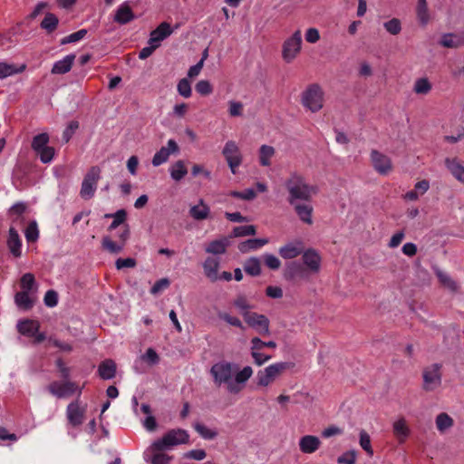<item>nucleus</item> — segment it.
I'll list each match as a JSON object with an SVG mask.
<instances>
[{
	"label": "nucleus",
	"instance_id": "58",
	"mask_svg": "<svg viewBox=\"0 0 464 464\" xmlns=\"http://www.w3.org/2000/svg\"><path fill=\"white\" fill-rule=\"evenodd\" d=\"M251 356L254 359V362L257 366H261L272 359L271 355L264 354V353H260L259 350H251Z\"/></svg>",
	"mask_w": 464,
	"mask_h": 464
},
{
	"label": "nucleus",
	"instance_id": "43",
	"mask_svg": "<svg viewBox=\"0 0 464 464\" xmlns=\"http://www.w3.org/2000/svg\"><path fill=\"white\" fill-rule=\"evenodd\" d=\"M194 430L205 440H214L218 436V432L208 429L206 425L196 422L193 425Z\"/></svg>",
	"mask_w": 464,
	"mask_h": 464
},
{
	"label": "nucleus",
	"instance_id": "1",
	"mask_svg": "<svg viewBox=\"0 0 464 464\" xmlns=\"http://www.w3.org/2000/svg\"><path fill=\"white\" fill-rule=\"evenodd\" d=\"M288 192L287 202L294 204L296 201H311L317 193V188L306 182L305 178L297 172H291L284 182Z\"/></svg>",
	"mask_w": 464,
	"mask_h": 464
},
{
	"label": "nucleus",
	"instance_id": "52",
	"mask_svg": "<svg viewBox=\"0 0 464 464\" xmlns=\"http://www.w3.org/2000/svg\"><path fill=\"white\" fill-rule=\"evenodd\" d=\"M233 198L244 199V200H253L256 197V193L253 188H247L245 191H231L229 194Z\"/></svg>",
	"mask_w": 464,
	"mask_h": 464
},
{
	"label": "nucleus",
	"instance_id": "21",
	"mask_svg": "<svg viewBox=\"0 0 464 464\" xmlns=\"http://www.w3.org/2000/svg\"><path fill=\"white\" fill-rule=\"evenodd\" d=\"M220 260L218 257L208 256L203 263L205 276L212 282L218 280V271Z\"/></svg>",
	"mask_w": 464,
	"mask_h": 464
},
{
	"label": "nucleus",
	"instance_id": "33",
	"mask_svg": "<svg viewBox=\"0 0 464 464\" xmlns=\"http://www.w3.org/2000/svg\"><path fill=\"white\" fill-rule=\"evenodd\" d=\"M102 247L110 254H120L122 252L124 246L122 243L114 242L109 236H105L102 240Z\"/></svg>",
	"mask_w": 464,
	"mask_h": 464
},
{
	"label": "nucleus",
	"instance_id": "34",
	"mask_svg": "<svg viewBox=\"0 0 464 464\" xmlns=\"http://www.w3.org/2000/svg\"><path fill=\"white\" fill-rule=\"evenodd\" d=\"M14 301L17 306L24 310H29L34 305V300L27 291H21L15 294Z\"/></svg>",
	"mask_w": 464,
	"mask_h": 464
},
{
	"label": "nucleus",
	"instance_id": "10",
	"mask_svg": "<svg viewBox=\"0 0 464 464\" xmlns=\"http://www.w3.org/2000/svg\"><path fill=\"white\" fill-rule=\"evenodd\" d=\"M222 154L225 157L231 172L236 174L237 168L242 163V156L237 143L234 140H228L223 148Z\"/></svg>",
	"mask_w": 464,
	"mask_h": 464
},
{
	"label": "nucleus",
	"instance_id": "28",
	"mask_svg": "<svg viewBox=\"0 0 464 464\" xmlns=\"http://www.w3.org/2000/svg\"><path fill=\"white\" fill-rule=\"evenodd\" d=\"M267 243L268 239L266 238H252L239 243L237 248L241 253H247L252 250H257Z\"/></svg>",
	"mask_w": 464,
	"mask_h": 464
},
{
	"label": "nucleus",
	"instance_id": "39",
	"mask_svg": "<svg viewBox=\"0 0 464 464\" xmlns=\"http://www.w3.org/2000/svg\"><path fill=\"white\" fill-rule=\"evenodd\" d=\"M432 85L430 81L423 77L415 81L413 92L419 95H426L431 91Z\"/></svg>",
	"mask_w": 464,
	"mask_h": 464
},
{
	"label": "nucleus",
	"instance_id": "30",
	"mask_svg": "<svg viewBox=\"0 0 464 464\" xmlns=\"http://www.w3.org/2000/svg\"><path fill=\"white\" fill-rule=\"evenodd\" d=\"M210 213V208L207 206L202 199L196 206H193L189 209V215L196 220H204L208 218Z\"/></svg>",
	"mask_w": 464,
	"mask_h": 464
},
{
	"label": "nucleus",
	"instance_id": "45",
	"mask_svg": "<svg viewBox=\"0 0 464 464\" xmlns=\"http://www.w3.org/2000/svg\"><path fill=\"white\" fill-rule=\"evenodd\" d=\"M49 136L47 133H40L34 137L32 141V149L38 152L39 150L48 147Z\"/></svg>",
	"mask_w": 464,
	"mask_h": 464
},
{
	"label": "nucleus",
	"instance_id": "36",
	"mask_svg": "<svg viewBox=\"0 0 464 464\" xmlns=\"http://www.w3.org/2000/svg\"><path fill=\"white\" fill-rule=\"evenodd\" d=\"M170 177L176 180H181L188 173V169L183 160L176 161L169 169Z\"/></svg>",
	"mask_w": 464,
	"mask_h": 464
},
{
	"label": "nucleus",
	"instance_id": "42",
	"mask_svg": "<svg viewBox=\"0 0 464 464\" xmlns=\"http://www.w3.org/2000/svg\"><path fill=\"white\" fill-rule=\"evenodd\" d=\"M253 374V369L250 366H245L241 371L236 373L234 384L244 387L243 385L250 379Z\"/></svg>",
	"mask_w": 464,
	"mask_h": 464
},
{
	"label": "nucleus",
	"instance_id": "7",
	"mask_svg": "<svg viewBox=\"0 0 464 464\" xmlns=\"http://www.w3.org/2000/svg\"><path fill=\"white\" fill-rule=\"evenodd\" d=\"M100 174L101 169L98 166L92 167L85 174L80 190L82 198L87 200L94 196L101 177Z\"/></svg>",
	"mask_w": 464,
	"mask_h": 464
},
{
	"label": "nucleus",
	"instance_id": "57",
	"mask_svg": "<svg viewBox=\"0 0 464 464\" xmlns=\"http://www.w3.org/2000/svg\"><path fill=\"white\" fill-rule=\"evenodd\" d=\"M170 285V282L168 278H161L155 282L153 286L150 288L151 295H158L161 291L167 289Z\"/></svg>",
	"mask_w": 464,
	"mask_h": 464
},
{
	"label": "nucleus",
	"instance_id": "51",
	"mask_svg": "<svg viewBox=\"0 0 464 464\" xmlns=\"http://www.w3.org/2000/svg\"><path fill=\"white\" fill-rule=\"evenodd\" d=\"M87 34V30L81 29L75 33L71 34L70 35L65 36L61 40L62 44L76 43L85 37Z\"/></svg>",
	"mask_w": 464,
	"mask_h": 464
},
{
	"label": "nucleus",
	"instance_id": "47",
	"mask_svg": "<svg viewBox=\"0 0 464 464\" xmlns=\"http://www.w3.org/2000/svg\"><path fill=\"white\" fill-rule=\"evenodd\" d=\"M152 453L150 463L151 464H169L172 459V456L164 453L165 450H150Z\"/></svg>",
	"mask_w": 464,
	"mask_h": 464
},
{
	"label": "nucleus",
	"instance_id": "41",
	"mask_svg": "<svg viewBox=\"0 0 464 464\" xmlns=\"http://www.w3.org/2000/svg\"><path fill=\"white\" fill-rule=\"evenodd\" d=\"M39 329V325L33 320H24L19 323L18 331L22 334L34 335Z\"/></svg>",
	"mask_w": 464,
	"mask_h": 464
},
{
	"label": "nucleus",
	"instance_id": "56",
	"mask_svg": "<svg viewBox=\"0 0 464 464\" xmlns=\"http://www.w3.org/2000/svg\"><path fill=\"white\" fill-rule=\"evenodd\" d=\"M43 163H49L53 160L54 156V149L53 147H46L36 152Z\"/></svg>",
	"mask_w": 464,
	"mask_h": 464
},
{
	"label": "nucleus",
	"instance_id": "5",
	"mask_svg": "<svg viewBox=\"0 0 464 464\" xmlns=\"http://www.w3.org/2000/svg\"><path fill=\"white\" fill-rule=\"evenodd\" d=\"M291 363L281 362L273 363L256 374L257 385L266 387L272 383L284 371L289 369Z\"/></svg>",
	"mask_w": 464,
	"mask_h": 464
},
{
	"label": "nucleus",
	"instance_id": "12",
	"mask_svg": "<svg viewBox=\"0 0 464 464\" xmlns=\"http://www.w3.org/2000/svg\"><path fill=\"white\" fill-rule=\"evenodd\" d=\"M371 161L373 169L381 175H387L392 169L391 159L376 150L371 152Z\"/></svg>",
	"mask_w": 464,
	"mask_h": 464
},
{
	"label": "nucleus",
	"instance_id": "27",
	"mask_svg": "<svg viewBox=\"0 0 464 464\" xmlns=\"http://www.w3.org/2000/svg\"><path fill=\"white\" fill-rule=\"evenodd\" d=\"M134 19V14L127 4L121 5L114 15V21L121 24L130 23Z\"/></svg>",
	"mask_w": 464,
	"mask_h": 464
},
{
	"label": "nucleus",
	"instance_id": "60",
	"mask_svg": "<svg viewBox=\"0 0 464 464\" xmlns=\"http://www.w3.org/2000/svg\"><path fill=\"white\" fill-rule=\"evenodd\" d=\"M418 17L422 24H426L429 19L428 8L426 0H419L418 3Z\"/></svg>",
	"mask_w": 464,
	"mask_h": 464
},
{
	"label": "nucleus",
	"instance_id": "14",
	"mask_svg": "<svg viewBox=\"0 0 464 464\" xmlns=\"http://www.w3.org/2000/svg\"><path fill=\"white\" fill-rule=\"evenodd\" d=\"M179 150L177 142L174 140H169L167 143V147H162L160 150H158L153 158H152V165L154 167H158L163 163H165L171 153H176Z\"/></svg>",
	"mask_w": 464,
	"mask_h": 464
},
{
	"label": "nucleus",
	"instance_id": "54",
	"mask_svg": "<svg viewBox=\"0 0 464 464\" xmlns=\"http://www.w3.org/2000/svg\"><path fill=\"white\" fill-rule=\"evenodd\" d=\"M25 237L28 242H34L39 237V231L35 222L30 223L25 229Z\"/></svg>",
	"mask_w": 464,
	"mask_h": 464
},
{
	"label": "nucleus",
	"instance_id": "64",
	"mask_svg": "<svg viewBox=\"0 0 464 464\" xmlns=\"http://www.w3.org/2000/svg\"><path fill=\"white\" fill-rule=\"evenodd\" d=\"M196 92L201 95H208L212 92V87L208 81L201 80L196 84Z\"/></svg>",
	"mask_w": 464,
	"mask_h": 464
},
{
	"label": "nucleus",
	"instance_id": "63",
	"mask_svg": "<svg viewBox=\"0 0 464 464\" xmlns=\"http://www.w3.org/2000/svg\"><path fill=\"white\" fill-rule=\"evenodd\" d=\"M44 304L48 307H54L58 304V294L54 290H48L44 298Z\"/></svg>",
	"mask_w": 464,
	"mask_h": 464
},
{
	"label": "nucleus",
	"instance_id": "44",
	"mask_svg": "<svg viewBox=\"0 0 464 464\" xmlns=\"http://www.w3.org/2000/svg\"><path fill=\"white\" fill-rule=\"evenodd\" d=\"M73 60H58L53 66L52 72L55 74H64L72 67Z\"/></svg>",
	"mask_w": 464,
	"mask_h": 464
},
{
	"label": "nucleus",
	"instance_id": "16",
	"mask_svg": "<svg viewBox=\"0 0 464 464\" xmlns=\"http://www.w3.org/2000/svg\"><path fill=\"white\" fill-rule=\"evenodd\" d=\"M66 413L69 422L72 426H79L83 422L85 408H82L76 400L67 406Z\"/></svg>",
	"mask_w": 464,
	"mask_h": 464
},
{
	"label": "nucleus",
	"instance_id": "40",
	"mask_svg": "<svg viewBox=\"0 0 464 464\" xmlns=\"http://www.w3.org/2000/svg\"><path fill=\"white\" fill-rule=\"evenodd\" d=\"M127 213L124 209H120L116 211L114 214H106L105 218H113V221L108 227L109 231H112L116 229L119 226L123 224L126 220Z\"/></svg>",
	"mask_w": 464,
	"mask_h": 464
},
{
	"label": "nucleus",
	"instance_id": "22",
	"mask_svg": "<svg viewBox=\"0 0 464 464\" xmlns=\"http://www.w3.org/2000/svg\"><path fill=\"white\" fill-rule=\"evenodd\" d=\"M320 444V440L313 435H305L299 440L300 450L306 454L315 452L319 449Z\"/></svg>",
	"mask_w": 464,
	"mask_h": 464
},
{
	"label": "nucleus",
	"instance_id": "19",
	"mask_svg": "<svg viewBox=\"0 0 464 464\" xmlns=\"http://www.w3.org/2000/svg\"><path fill=\"white\" fill-rule=\"evenodd\" d=\"M6 244L10 253L15 258H18L22 256V240L17 231L14 227H10L9 229Z\"/></svg>",
	"mask_w": 464,
	"mask_h": 464
},
{
	"label": "nucleus",
	"instance_id": "61",
	"mask_svg": "<svg viewBox=\"0 0 464 464\" xmlns=\"http://www.w3.org/2000/svg\"><path fill=\"white\" fill-rule=\"evenodd\" d=\"M265 265L273 270H276L281 266V261L272 254L264 255Z\"/></svg>",
	"mask_w": 464,
	"mask_h": 464
},
{
	"label": "nucleus",
	"instance_id": "55",
	"mask_svg": "<svg viewBox=\"0 0 464 464\" xmlns=\"http://www.w3.org/2000/svg\"><path fill=\"white\" fill-rule=\"evenodd\" d=\"M35 283V279L33 274L26 273L24 274L20 280L21 287L23 288V291H27L29 293L30 290H32L34 285Z\"/></svg>",
	"mask_w": 464,
	"mask_h": 464
},
{
	"label": "nucleus",
	"instance_id": "38",
	"mask_svg": "<svg viewBox=\"0 0 464 464\" xmlns=\"http://www.w3.org/2000/svg\"><path fill=\"white\" fill-rule=\"evenodd\" d=\"M59 24L58 17L52 14L46 13L44 20L41 22V28L45 30L47 33L53 32Z\"/></svg>",
	"mask_w": 464,
	"mask_h": 464
},
{
	"label": "nucleus",
	"instance_id": "4",
	"mask_svg": "<svg viewBox=\"0 0 464 464\" xmlns=\"http://www.w3.org/2000/svg\"><path fill=\"white\" fill-rule=\"evenodd\" d=\"M324 92L317 83H312L302 92L301 103L311 112H317L324 107Z\"/></svg>",
	"mask_w": 464,
	"mask_h": 464
},
{
	"label": "nucleus",
	"instance_id": "11",
	"mask_svg": "<svg viewBox=\"0 0 464 464\" xmlns=\"http://www.w3.org/2000/svg\"><path fill=\"white\" fill-rule=\"evenodd\" d=\"M302 46V33L296 30L290 37H288L283 44L284 58H295L300 53Z\"/></svg>",
	"mask_w": 464,
	"mask_h": 464
},
{
	"label": "nucleus",
	"instance_id": "17",
	"mask_svg": "<svg viewBox=\"0 0 464 464\" xmlns=\"http://www.w3.org/2000/svg\"><path fill=\"white\" fill-rule=\"evenodd\" d=\"M304 252V245L301 241L289 242L278 249V253L284 259H292Z\"/></svg>",
	"mask_w": 464,
	"mask_h": 464
},
{
	"label": "nucleus",
	"instance_id": "8",
	"mask_svg": "<svg viewBox=\"0 0 464 464\" xmlns=\"http://www.w3.org/2000/svg\"><path fill=\"white\" fill-rule=\"evenodd\" d=\"M46 389L50 394L58 399L68 398L77 391L78 396L82 393V389L78 388L76 382L68 380H64L63 382L53 381Z\"/></svg>",
	"mask_w": 464,
	"mask_h": 464
},
{
	"label": "nucleus",
	"instance_id": "32",
	"mask_svg": "<svg viewBox=\"0 0 464 464\" xmlns=\"http://www.w3.org/2000/svg\"><path fill=\"white\" fill-rule=\"evenodd\" d=\"M25 68H26L25 64L16 66L14 64L0 63V79H5V78L14 75L15 73L22 72L25 70Z\"/></svg>",
	"mask_w": 464,
	"mask_h": 464
},
{
	"label": "nucleus",
	"instance_id": "23",
	"mask_svg": "<svg viewBox=\"0 0 464 464\" xmlns=\"http://www.w3.org/2000/svg\"><path fill=\"white\" fill-rule=\"evenodd\" d=\"M285 277L287 280L303 279L306 277L304 266L298 262H291L285 271Z\"/></svg>",
	"mask_w": 464,
	"mask_h": 464
},
{
	"label": "nucleus",
	"instance_id": "50",
	"mask_svg": "<svg viewBox=\"0 0 464 464\" xmlns=\"http://www.w3.org/2000/svg\"><path fill=\"white\" fill-rule=\"evenodd\" d=\"M276 348V343L274 341L264 342L259 337H254L251 340V347L250 350H259L261 351L263 348Z\"/></svg>",
	"mask_w": 464,
	"mask_h": 464
},
{
	"label": "nucleus",
	"instance_id": "29",
	"mask_svg": "<svg viewBox=\"0 0 464 464\" xmlns=\"http://www.w3.org/2000/svg\"><path fill=\"white\" fill-rule=\"evenodd\" d=\"M228 246V240L224 237L221 239L213 240L206 246L205 251L212 255H222L226 253Z\"/></svg>",
	"mask_w": 464,
	"mask_h": 464
},
{
	"label": "nucleus",
	"instance_id": "20",
	"mask_svg": "<svg viewBox=\"0 0 464 464\" xmlns=\"http://www.w3.org/2000/svg\"><path fill=\"white\" fill-rule=\"evenodd\" d=\"M304 265L313 273H317L320 269L321 257L314 249H307L303 252Z\"/></svg>",
	"mask_w": 464,
	"mask_h": 464
},
{
	"label": "nucleus",
	"instance_id": "13",
	"mask_svg": "<svg viewBox=\"0 0 464 464\" xmlns=\"http://www.w3.org/2000/svg\"><path fill=\"white\" fill-rule=\"evenodd\" d=\"M290 205L294 208L295 214L303 223L307 225H312L314 223V208L311 204V201H296Z\"/></svg>",
	"mask_w": 464,
	"mask_h": 464
},
{
	"label": "nucleus",
	"instance_id": "3",
	"mask_svg": "<svg viewBox=\"0 0 464 464\" xmlns=\"http://www.w3.org/2000/svg\"><path fill=\"white\" fill-rule=\"evenodd\" d=\"M189 435L182 429H172L166 432L161 439L155 440L150 450H169L175 446L188 442Z\"/></svg>",
	"mask_w": 464,
	"mask_h": 464
},
{
	"label": "nucleus",
	"instance_id": "9",
	"mask_svg": "<svg viewBox=\"0 0 464 464\" xmlns=\"http://www.w3.org/2000/svg\"><path fill=\"white\" fill-rule=\"evenodd\" d=\"M242 316L246 324L258 334L262 336L269 335V320L266 315L254 312H243Z\"/></svg>",
	"mask_w": 464,
	"mask_h": 464
},
{
	"label": "nucleus",
	"instance_id": "46",
	"mask_svg": "<svg viewBox=\"0 0 464 464\" xmlns=\"http://www.w3.org/2000/svg\"><path fill=\"white\" fill-rule=\"evenodd\" d=\"M256 233V228L253 225L238 226L233 228L232 234L235 237L254 236Z\"/></svg>",
	"mask_w": 464,
	"mask_h": 464
},
{
	"label": "nucleus",
	"instance_id": "49",
	"mask_svg": "<svg viewBox=\"0 0 464 464\" xmlns=\"http://www.w3.org/2000/svg\"><path fill=\"white\" fill-rule=\"evenodd\" d=\"M383 27L389 34H391L392 35H396V34H400V32L401 30V21L397 18H392V19L385 22L383 24Z\"/></svg>",
	"mask_w": 464,
	"mask_h": 464
},
{
	"label": "nucleus",
	"instance_id": "26",
	"mask_svg": "<svg viewBox=\"0 0 464 464\" xmlns=\"http://www.w3.org/2000/svg\"><path fill=\"white\" fill-rule=\"evenodd\" d=\"M98 373L103 380L114 378L116 374V363L111 359L102 362L98 367Z\"/></svg>",
	"mask_w": 464,
	"mask_h": 464
},
{
	"label": "nucleus",
	"instance_id": "6",
	"mask_svg": "<svg viewBox=\"0 0 464 464\" xmlns=\"http://www.w3.org/2000/svg\"><path fill=\"white\" fill-rule=\"evenodd\" d=\"M441 367H442V365L440 363H433V364L429 365L423 369L422 388L424 391L433 392L441 385V382H442Z\"/></svg>",
	"mask_w": 464,
	"mask_h": 464
},
{
	"label": "nucleus",
	"instance_id": "31",
	"mask_svg": "<svg viewBox=\"0 0 464 464\" xmlns=\"http://www.w3.org/2000/svg\"><path fill=\"white\" fill-rule=\"evenodd\" d=\"M437 430L440 433H444L447 430L454 425L453 419L446 412H441L437 415L435 420Z\"/></svg>",
	"mask_w": 464,
	"mask_h": 464
},
{
	"label": "nucleus",
	"instance_id": "25",
	"mask_svg": "<svg viewBox=\"0 0 464 464\" xmlns=\"http://www.w3.org/2000/svg\"><path fill=\"white\" fill-rule=\"evenodd\" d=\"M440 44L447 48H458L464 44V34H445L441 36Z\"/></svg>",
	"mask_w": 464,
	"mask_h": 464
},
{
	"label": "nucleus",
	"instance_id": "35",
	"mask_svg": "<svg viewBox=\"0 0 464 464\" xmlns=\"http://www.w3.org/2000/svg\"><path fill=\"white\" fill-rule=\"evenodd\" d=\"M275 149L272 146L262 145L259 149V163L263 167L271 165V159L275 155Z\"/></svg>",
	"mask_w": 464,
	"mask_h": 464
},
{
	"label": "nucleus",
	"instance_id": "53",
	"mask_svg": "<svg viewBox=\"0 0 464 464\" xmlns=\"http://www.w3.org/2000/svg\"><path fill=\"white\" fill-rule=\"evenodd\" d=\"M437 276H438L440 282L444 286L450 288L452 291L457 290V288H458L457 283L454 280H452L450 276H448L447 274H445L441 271H439L437 273Z\"/></svg>",
	"mask_w": 464,
	"mask_h": 464
},
{
	"label": "nucleus",
	"instance_id": "24",
	"mask_svg": "<svg viewBox=\"0 0 464 464\" xmlns=\"http://www.w3.org/2000/svg\"><path fill=\"white\" fill-rule=\"evenodd\" d=\"M445 165L451 175L459 182L464 184V166L457 158L445 160Z\"/></svg>",
	"mask_w": 464,
	"mask_h": 464
},
{
	"label": "nucleus",
	"instance_id": "62",
	"mask_svg": "<svg viewBox=\"0 0 464 464\" xmlns=\"http://www.w3.org/2000/svg\"><path fill=\"white\" fill-rule=\"evenodd\" d=\"M218 317L223 321L227 322V324H229L230 325L238 327L242 330L245 329V326L243 325L242 322L237 317L231 316L227 313H220L218 314Z\"/></svg>",
	"mask_w": 464,
	"mask_h": 464
},
{
	"label": "nucleus",
	"instance_id": "18",
	"mask_svg": "<svg viewBox=\"0 0 464 464\" xmlns=\"http://www.w3.org/2000/svg\"><path fill=\"white\" fill-rule=\"evenodd\" d=\"M392 432L397 441L403 444L411 434V430L404 418H400L392 424Z\"/></svg>",
	"mask_w": 464,
	"mask_h": 464
},
{
	"label": "nucleus",
	"instance_id": "37",
	"mask_svg": "<svg viewBox=\"0 0 464 464\" xmlns=\"http://www.w3.org/2000/svg\"><path fill=\"white\" fill-rule=\"evenodd\" d=\"M244 270L246 274L256 276L261 273V263L257 257H250L244 264Z\"/></svg>",
	"mask_w": 464,
	"mask_h": 464
},
{
	"label": "nucleus",
	"instance_id": "59",
	"mask_svg": "<svg viewBox=\"0 0 464 464\" xmlns=\"http://www.w3.org/2000/svg\"><path fill=\"white\" fill-rule=\"evenodd\" d=\"M360 445L370 456L373 454L370 436L364 430L360 433Z\"/></svg>",
	"mask_w": 464,
	"mask_h": 464
},
{
	"label": "nucleus",
	"instance_id": "2",
	"mask_svg": "<svg viewBox=\"0 0 464 464\" xmlns=\"http://www.w3.org/2000/svg\"><path fill=\"white\" fill-rule=\"evenodd\" d=\"M209 372L213 377L214 383L218 387H220L221 385H226L227 391L231 394H237L242 391V386L234 384L233 363L227 361L216 362L211 366Z\"/></svg>",
	"mask_w": 464,
	"mask_h": 464
},
{
	"label": "nucleus",
	"instance_id": "48",
	"mask_svg": "<svg viewBox=\"0 0 464 464\" xmlns=\"http://www.w3.org/2000/svg\"><path fill=\"white\" fill-rule=\"evenodd\" d=\"M177 90L179 95L184 98H189L191 96V85L188 78L181 79L177 85Z\"/></svg>",
	"mask_w": 464,
	"mask_h": 464
},
{
	"label": "nucleus",
	"instance_id": "15",
	"mask_svg": "<svg viewBox=\"0 0 464 464\" xmlns=\"http://www.w3.org/2000/svg\"><path fill=\"white\" fill-rule=\"evenodd\" d=\"M172 32L173 30L169 23H161L155 30L150 33L149 44H154V46L160 47L161 42L169 36Z\"/></svg>",
	"mask_w": 464,
	"mask_h": 464
}]
</instances>
